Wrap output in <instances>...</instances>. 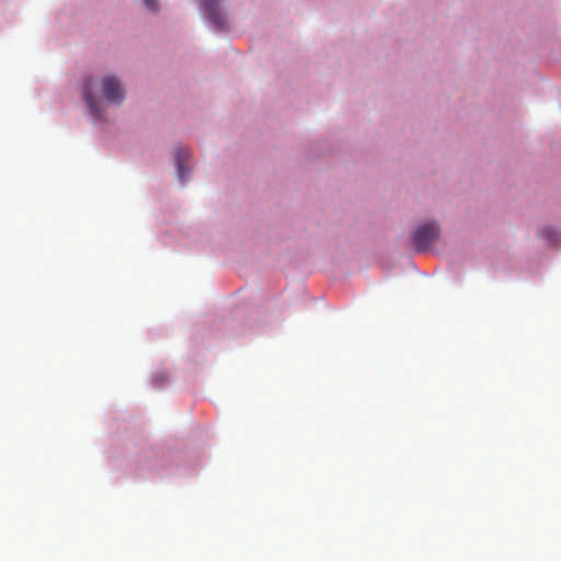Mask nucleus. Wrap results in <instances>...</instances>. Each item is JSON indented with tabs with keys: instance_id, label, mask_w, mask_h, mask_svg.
I'll return each instance as SVG.
<instances>
[{
	"instance_id": "7",
	"label": "nucleus",
	"mask_w": 561,
	"mask_h": 561,
	"mask_svg": "<svg viewBox=\"0 0 561 561\" xmlns=\"http://www.w3.org/2000/svg\"><path fill=\"white\" fill-rule=\"evenodd\" d=\"M146 8L152 13H157L159 11V2L158 0H144Z\"/></svg>"
},
{
	"instance_id": "5",
	"label": "nucleus",
	"mask_w": 561,
	"mask_h": 561,
	"mask_svg": "<svg viewBox=\"0 0 561 561\" xmlns=\"http://www.w3.org/2000/svg\"><path fill=\"white\" fill-rule=\"evenodd\" d=\"M188 157V149L185 147H179L175 152V165L178 170V175L181 181L185 180V175L187 170H185L184 162Z\"/></svg>"
},
{
	"instance_id": "4",
	"label": "nucleus",
	"mask_w": 561,
	"mask_h": 561,
	"mask_svg": "<svg viewBox=\"0 0 561 561\" xmlns=\"http://www.w3.org/2000/svg\"><path fill=\"white\" fill-rule=\"evenodd\" d=\"M83 98H84V101H85L88 107L90 108L91 113L95 117H100L101 108L99 106V103H98L95 96L92 93V87L90 83H85L83 87Z\"/></svg>"
},
{
	"instance_id": "1",
	"label": "nucleus",
	"mask_w": 561,
	"mask_h": 561,
	"mask_svg": "<svg viewBox=\"0 0 561 561\" xmlns=\"http://www.w3.org/2000/svg\"><path fill=\"white\" fill-rule=\"evenodd\" d=\"M439 237V228L435 221L420 225L411 236V243L419 252L427 251Z\"/></svg>"
},
{
	"instance_id": "3",
	"label": "nucleus",
	"mask_w": 561,
	"mask_h": 561,
	"mask_svg": "<svg viewBox=\"0 0 561 561\" xmlns=\"http://www.w3.org/2000/svg\"><path fill=\"white\" fill-rule=\"evenodd\" d=\"M218 0H205L204 2V9L207 18L210 20V22L219 27L222 28L226 25V18L219 10Z\"/></svg>"
},
{
	"instance_id": "2",
	"label": "nucleus",
	"mask_w": 561,
	"mask_h": 561,
	"mask_svg": "<svg viewBox=\"0 0 561 561\" xmlns=\"http://www.w3.org/2000/svg\"><path fill=\"white\" fill-rule=\"evenodd\" d=\"M102 91L104 98L114 104H121L125 94L119 80L114 76H107L102 81Z\"/></svg>"
},
{
	"instance_id": "6",
	"label": "nucleus",
	"mask_w": 561,
	"mask_h": 561,
	"mask_svg": "<svg viewBox=\"0 0 561 561\" xmlns=\"http://www.w3.org/2000/svg\"><path fill=\"white\" fill-rule=\"evenodd\" d=\"M541 237L547 240L550 245H559L561 234L552 227H547L541 230Z\"/></svg>"
}]
</instances>
